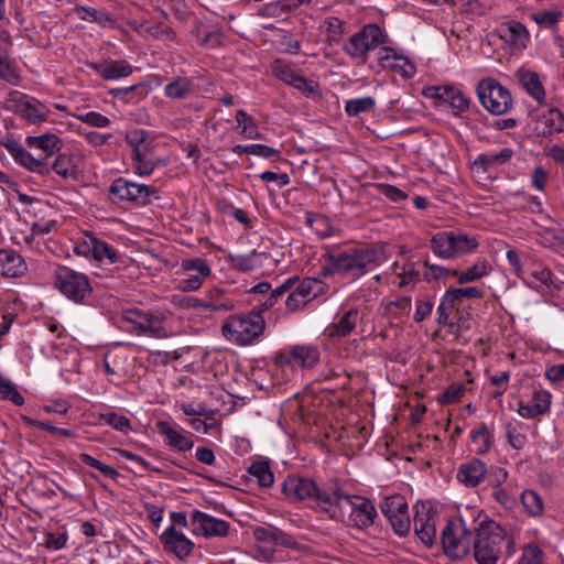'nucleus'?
<instances>
[{"label": "nucleus", "mask_w": 564, "mask_h": 564, "mask_svg": "<svg viewBox=\"0 0 564 564\" xmlns=\"http://www.w3.org/2000/svg\"><path fill=\"white\" fill-rule=\"evenodd\" d=\"M150 91V85L143 82L129 87L111 88L108 94L123 104H138L148 97Z\"/></svg>", "instance_id": "33"}, {"label": "nucleus", "mask_w": 564, "mask_h": 564, "mask_svg": "<svg viewBox=\"0 0 564 564\" xmlns=\"http://www.w3.org/2000/svg\"><path fill=\"white\" fill-rule=\"evenodd\" d=\"M481 509L467 507L457 517L447 520L441 531L444 554L452 560H463L471 546V536L477 530Z\"/></svg>", "instance_id": "3"}, {"label": "nucleus", "mask_w": 564, "mask_h": 564, "mask_svg": "<svg viewBox=\"0 0 564 564\" xmlns=\"http://www.w3.org/2000/svg\"><path fill=\"white\" fill-rule=\"evenodd\" d=\"M282 494L290 502H301L315 510L329 513L333 507H340L344 488L338 479H332L321 487L312 478L288 476L282 482Z\"/></svg>", "instance_id": "1"}, {"label": "nucleus", "mask_w": 564, "mask_h": 564, "mask_svg": "<svg viewBox=\"0 0 564 564\" xmlns=\"http://www.w3.org/2000/svg\"><path fill=\"white\" fill-rule=\"evenodd\" d=\"M319 360V350L311 345H294L279 351L274 358L275 367L282 371L296 369H311Z\"/></svg>", "instance_id": "14"}, {"label": "nucleus", "mask_w": 564, "mask_h": 564, "mask_svg": "<svg viewBox=\"0 0 564 564\" xmlns=\"http://www.w3.org/2000/svg\"><path fill=\"white\" fill-rule=\"evenodd\" d=\"M513 151L509 148H503L499 152H487L479 154L475 161L474 166L487 172L492 167L500 166L511 160Z\"/></svg>", "instance_id": "38"}, {"label": "nucleus", "mask_w": 564, "mask_h": 564, "mask_svg": "<svg viewBox=\"0 0 564 564\" xmlns=\"http://www.w3.org/2000/svg\"><path fill=\"white\" fill-rule=\"evenodd\" d=\"M25 144L31 149L41 150L43 155L40 156L48 161L55 153L61 151L63 141L54 133H44L26 137Z\"/></svg>", "instance_id": "32"}, {"label": "nucleus", "mask_w": 564, "mask_h": 564, "mask_svg": "<svg viewBox=\"0 0 564 564\" xmlns=\"http://www.w3.org/2000/svg\"><path fill=\"white\" fill-rule=\"evenodd\" d=\"M74 251L77 256L90 257L100 264L123 263L122 254L111 243L88 231L75 243Z\"/></svg>", "instance_id": "10"}, {"label": "nucleus", "mask_w": 564, "mask_h": 564, "mask_svg": "<svg viewBox=\"0 0 564 564\" xmlns=\"http://www.w3.org/2000/svg\"><path fill=\"white\" fill-rule=\"evenodd\" d=\"M181 270L187 278L178 281L177 288L183 292L197 291L203 282L212 275V269L206 259L193 258L183 260Z\"/></svg>", "instance_id": "19"}, {"label": "nucleus", "mask_w": 564, "mask_h": 564, "mask_svg": "<svg viewBox=\"0 0 564 564\" xmlns=\"http://www.w3.org/2000/svg\"><path fill=\"white\" fill-rule=\"evenodd\" d=\"M326 37L330 44H338L345 33V22L337 17H329L325 20Z\"/></svg>", "instance_id": "53"}, {"label": "nucleus", "mask_w": 564, "mask_h": 564, "mask_svg": "<svg viewBox=\"0 0 564 564\" xmlns=\"http://www.w3.org/2000/svg\"><path fill=\"white\" fill-rule=\"evenodd\" d=\"M191 527L194 535L210 538H225L230 530V523L226 520L215 518L200 510H193L191 513Z\"/></svg>", "instance_id": "18"}, {"label": "nucleus", "mask_w": 564, "mask_h": 564, "mask_svg": "<svg viewBox=\"0 0 564 564\" xmlns=\"http://www.w3.org/2000/svg\"><path fill=\"white\" fill-rule=\"evenodd\" d=\"M54 276L55 285L59 292L76 303H83L86 296L91 293L89 279L82 272L59 265L56 268Z\"/></svg>", "instance_id": "12"}, {"label": "nucleus", "mask_w": 564, "mask_h": 564, "mask_svg": "<svg viewBox=\"0 0 564 564\" xmlns=\"http://www.w3.org/2000/svg\"><path fill=\"white\" fill-rule=\"evenodd\" d=\"M74 11L80 20L91 21L101 26L112 25L115 22L110 13L91 7L77 6Z\"/></svg>", "instance_id": "43"}, {"label": "nucleus", "mask_w": 564, "mask_h": 564, "mask_svg": "<svg viewBox=\"0 0 564 564\" xmlns=\"http://www.w3.org/2000/svg\"><path fill=\"white\" fill-rule=\"evenodd\" d=\"M453 317L452 323H446L445 326H448L451 329L456 328L457 332L471 328L473 321L470 314L465 312V307L455 313Z\"/></svg>", "instance_id": "64"}, {"label": "nucleus", "mask_w": 564, "mask_h": 564, "mask_svg": "<svg viewBox=\"0 0 564 564\" xmlns=\"http://www.w3.org/2000/svg\"><path fill=\"white\" fill-rule=\"evenodd\" d=\"M426 271L424 272V279L427 282L431 281H443L446 282L448 278H453L458 275L457 270L447 269L442 265L433 264L429 259H425L423 262Z\"/></svg>", "instance_id": "48"}, {"label": "nucleus", "mask_w": 564, "mask_h": 564, "mask_svg": "<svg viewBox=\"0 0 564 564\" xmlns=\"http://www.w3.org/2000/svg\"><path fill=\"white\" fill-rule=\"evenodd\" d=\"M0 399L10 401L14 405H18V406L23 405L25 402L23 395L19 392L15 384L8 378H4L1 373H0Z\"/></svg>", "instance_id": "49"}, {"label": "nucleus", "mask_w": 564, "mask_h": 564, "mask_svg": "<svg viewBox=\"0 0 564 564\" xmlns=\"http://www.w3.org/2000/svg\"><path fill=\"white\" fill-rule=\"evenodd\" d=\"M247 470L261 488H270L274 484V475L268 460L252 462Z\"/></svg>", "instance_id": "42"}, {"label": "nucleus", "mask_w": 564, "mask_h": 564, "mask_svg": "<svg viewBox=\"0 0 564 564\" xmlns=\"http://www.w3.org/2000/svg\"><path fill=\"white\" fill-rule=\"evenodd\" d=\"M477 95L482 107L492 115H503L512 107L509 90L492 78H486L478 83Z\"/></svg>", "instance_id": "13"}, {"label": "nucleus", "mask_w": 564, "mask_h": 564, "mask_svg": "<svg viewBox=\"0 0 564 564\" xmlns=\"http://www.w3.org/2000/svg\"><path fill=\"white\" fill-rule=\"evenodd\" d=\"M433 253L444 260H456L470 254L479 247L477 236L462 230L438 231L431 237Z\"/></svg>", "instance_id": "6"}, {"label": "nucleus", "mask_w": 564, "mask_h": 564, "mask_svg": "<svg viewBox=\"0 0 564 564\" xmlns=\"http://www.w3.org/2000/svg\"><path fill=\"white\" fill-rule=\"evenodd\" d=\"M497 33L510 46L512 52L523 51L530 41V34L525 25L514 20L500 23Z\"/></svg>", "instance_id": "25"}, {"label": "nucleus", "mask_w": 564, "mask_h": 564, "mask_svg": "<svg viewBox=\"0 0 564 564\" xmlns=\"http://www.w3.org/2000/svg\"><path fill=\"white\" fill-rule=\"evenodd\" d=\"M466 391V383L454 382L445 389L443 394L438 398V402L444 405L457 403L465 395Z\"/></svg>", "instance_id": "55"}, {"label": "nucleus", "mask_w": 564, "mask_h": 564, "mask_svg": "<svg viewBox=\"0 0 564 564\" xmlns=\"http://www.w3.org/2000/svg\"><path fill=\"white\" fill-rule=\"evenodd\" d=\"M253 536L257 541L262 543H270L274 545H289L291 536L285 534L282 530L269 525V527H257L253 530Z\"/></svg>", "instance_id": "40"}, {"label": "nucleus", "mask_w": 564, "mask_h": 564, "mask_svg": "<svg viewBox=\"0 0 564 564\" xmlns=\"http://www.w3.org/2000/svg\"><path fill=\"white\" fill-rule=\"evenodd\" d=\"M265 328V322L258 312L232 315L221 327L223 335L237 345L246 346L258 339Z\"/></svg>", "instance_id": "7"}, {"label": "nucleus", "mask_w": 564, "mask_h": 564, "mask_svg": "<svg viewBox=\"0 0 564 564\" xmlns=\"http://www.w3.org/2000/svg\"><path fill=\"white\" fill-rule=\"evenodd\" d=\"M470 438L477 454L487 453L494 442L492 432L485 423L479 424L476 430L471 431Z\"/></svg>", "instance_id": "45"}, {"label": "nucleus", "mask_w": 564, "mask_h": 564, "mask_svg": "<svg viewBox=\"0 0 564 564\" xmlns=\"http://www.w3.org/2000/svg\"><path fill=\"white\" fill-rule=\"evenodd\" d=\"M460 308H464L460 301H458L457 295L454 293L453 289H448L443 295L441 303L437 307V323L440 325H446V323H452L453 316Z\"/></svg>", "instance_id": "37"}, {"label": "nucleus", "mask_w": 564, "mask_h": 564, "mask_svg": "<svg viewBox=\"0 0 564 564\" xmlns=\"http://www.w3.org/2000/svg\"><path fill=\"white\" fill-rule=\"evenodd\" d=\"M488 486L494 490L503 487L508 479V471L502 467H491L488 469Z\"/></svg>", "instance_id": "62"}, {"label": "nucleus", "mask_w": 564, "mask_h": 564, "mask_svg": "<svg viewBox=\"0 0 564 564\" xmlns=\"http://www.w3.org/2000/svg\"><path fill=\"white\" fill-rule=\"evenodd\" d=\"M196 93L194 80L188 77H174L165 87L164 95L170 99L184 100Z\"/></svg>", "instance_id": "35"}, {"label": "nucleus", "mask_w": 564, "mask_h": 564, "mask_svg": "<svg viewBox=\"0 0 564 564\" xmlns=\"http://www.w3.org/2000/svg\"><path fill=\"white\" fill-rule=\"evenodd\" d=\"M11 99L13 110L31 123L46 121L50 115L48 108L33 97L15 91Z\"/></svg>", "instance_id": "22"}, {"label": "nucleus", "mask_w": 564, "mask_h": 564, "mask_svg": "<svg viewBox=\"0 0 564 564\" xmlns=\"http://www.w3.org/2000/svg\"><path fill=\"white\" fill-rule=\"evenodd\" d=\"M529 284L532 288L552 292L556 288V278L547 268L538 267L529 273Z\"/></svg>", "instance_id": "41"}, {"label": "nucleus", "mask_w": 564, "mask_h": 564, "mask_svg": "<svg viewBox=\"0 0 564 564\" xmlns=\"http://www.w3.org/2000/svg\"><path fill=\"white\" fill-rule=\"evenodd\" d=\"M521 503L531 517H540L544 510L541 496L534 490L527 489L521 494Z\"/></svg>", "instance_id": "47"}, {"label": "nucleus", "mask_w": 564, "mask_h": 564, "mask_svg": "<svg viewBox=\"0 0 564 564\" xmlns=\"http://www.w3.org/2000/svg\"><path fill=\"white\" fill-rule=\"evenodd\" d=\"M156 429L161 435L165 437V444L175 451L187 452L194 446L192 433L183 430L178 425H171L166 421H159Z\"/></svg>", "instance_id": "26"}, {"label": "nucleus", "mask_w": 564, "mask_h": 564, "mask_svg": "<svg viewBox=\"0 0 564 564\" xmlns=\"http://www.w3.org/2000/svg\"><path fill=\"white\" fill-rule=\"evenodd\" d=\"M160 540L165 552L173 554L178 560L186 558L194 549V543L174 525H170L161 534Z\"/></svg>", "instance_id": "23"}, {"label": "nucleus", "mask_w": 564, "mask_h": 564, "mask_svg": "<svg viewBox=\"0 0 564 564\" xmlns=\"http://www.w3.org/2000/svg\"><path fill=\"white\" fill-rule=\"evenodd\" d=\"M362 314L357 307L341 308L334 317V321L326 327L325 334L329 338H345L351 335Z\"/></svg>", "instance_id": "21"}, {"label": "nucleus", "mask_w": 564, "mask_h": 564, "mask_svg": "<svg viewBox=\"0 0 564 564\" xmlns=\"http://www.w3.org/2000/svg\"><path fill=\"white\" fill-rule=\"evenodd\" d=\"M438 514L433 508L421 505L416 506L414 516V532L422 543L431 547L436 540V524Z\"/></svg>", "instance_id": "20"}, {"label": "nucleus", "mask_w": 564, "mask_h": 564, "mask_svg": "<svg viewBox=\"0 0 564 564\" xmlns=\"http://www.w3.org/2000/svg\"><path fill=\"white\" fill-rule=\"evenodd\" d=\"M376 188L380 195L387 197L393 203H399L408 198V194L405 192L391 184L379 183L376 184Z\"/></svg>", "instance_id": "61"}, {"label": "nucleus", "mask_w": 564, "mask_h": 564, "mask_svg": "<svg viewBox=\"0 0 564 564\" xmlns=\"http://www.w3.org/2000/svg\"><path fill=\"white\" fill-rule=\"evenodd\" d=\"M400 281L398 282L399 288H404L410 283H416L420 281V271L416 269L415 263L408 262L401 267V272L397 273Z\"/></svg>", "instance_id": "59"}, {"label": "nucleus", "mask_w": 564, "mask_h": 564, "mask_svg": "<svg viewBox=\"0 0 564 564\" xmlns=\"http://www.w3.org/2000/svg\"><path fill=\"white\" fill-rule=\"evenodd\" d=\"M321 382H333L334 389H347L350 382V375L340 366L327 368L319 373Z\"/></svg>", "instance_id": "44"}, {"label": "nucleus", "mask_w": 564, "mask_h": 564, "mask_svg": "<svg viewBox=\"0 0 564 564\" xmlns=\"http://www.w3.org/2000/svg\"><path fill=\"white\" fill-rule=\"evenodd\" d=\"M376 106V101L372 97H361L356 99H350L346 101L345 111L348 116L355 117L361 112H369L373 110Z\"/></svg>", "instance_id": "52"}, {"label": "nucleus", "mask_w": 564, "mask_h": 564, "mask_svg": "<svg viewBox=\"0 0 564 564\" xmlns=\"http://www.w3.org/2000/svg\"><path fill=\"white\" fill-rule=\"evenodd\" d=\"M387 40L388 35L378 24L368 23L343 44V51L352 59L365 63L368 53L386 44Z\"/></svg>", "instance_id": "8"}, {"label": "nucleus", "mask_w": 564, "mask_h": 564, "mask_svg": "<svg viewBox=\"0 0 564 564\" xmlns=\"http://www.w3.org/2000/svg\"><path fill=\"white\" fill-rule=\"evenodd\" d=\"M205 308L228 312L234 308V303L225 299L220 291L214 290L209 292V300L205 302Z\"/></svg>", "instance_id": "57"}, {"label": "nucleus", "mask_w": 564, "mask_h": 564, "mask_svg": "<svg viewBox=\"0 0 564 564\" xmlns=\"http://www.w3.org/2000/svg\"><path fill=\"white\" fill-rule=\"evenodd\" d=\"M144 130H133L126 134V142L132 148L133 167L139 175H150L156 166L165 161L154 156L153 145L147 141Z\"/></svg>", "instance_id": "9"}, {"label": "nucleus", "mask_w": 564, "mask_h": 564, "mask_svg": "<svg viewBox=\"0 0 564 564\" xmlns=\"http://www.w3.org/2000/svg\"><path fill=\"white\" fill-rule=\"evenodd\" d=\"M379 62L382 67L389 68L404 78H412L416 73L415 65L409 58L398 55L393 48L388 46L381 48Z\"/></svg>", "instance_id": "28"}, {"label": "nucleus", "mask_w": 564, "mask_h": 564, "mask_svg": "<svg viewBox=\"0 0 564 564\" xmlns=\"http://www.w3.org/2000/svg\"><path fill=\"white\" fill-rule=\"evenodd\" d=\"M4 148L12 155L15 163L33 173L47 175L54 171L64 178L74 177L76 175V159L70 154L61 153L51 162V160L47 161L45 158L34 156L15 140H9L4 144Z\"/></svg>", "instance_id": "5"}, {"label": "nucleus", "mask_w": 564, "mask_h": 564, "mask_svg": "<svg viewBox=\"0 0 564 564\" xmlns=\"http://www.w3.org/2000/svg\"><path fill=\"white\" fill-rule=\"evenodd\" d=\"M24 261L14 250L0 249V275L15 278L23 273Z\"/></svg>", "instance_id": "36"}, {"label": "nucleus", "mask_w": 564, "mask_h": 564, "mask_svg": "<svg viewBox=\"0 0 564 564\" xmlns=\"http://www.w3.org/2000/svg\"><path fill=\"white\" fill-rule=\"evenodd\" d=\"M78 459L80 463L99 470L104 476L112 480L117 479L119 476V473L117 471L116 468L98 460L97 458L90 456L89 454L82 453L78 455Z\"/></svg>", "instance_id": "54"}, {"label": "nucleus", "mask_w": 564, "mask_h": 564, "mask_svg": "<svg viewBox=\"0 0 564 564\" xmlns=\"http://www.w3.org/2000/svg\"><path fill=\"white\" fill-rule=\"evenodd\" d=\"M380 510L397 535L406 536L409 534L411 529L409 506L402 495L386 497L380 503Z\"/></svg>", "instance_id": "15"}, {"label": "nucleus", "mask_w": 564, "mask_h": 564, "mask_svg": "<svg viewBox=\"0 0 564 564\" xmlns=\"http://www.w3.org/2000/svg\"><path fill=\"white\" fill-rule=\"evenodd\" d=\"M0 79L6 83L18 86L20 84L21 76L19 68L13 58H11L8 50L0 45Z\"/></svg>", "instance_id": "39"}, {"label": "nucleus", "mask_w": 564, "mask_h": 564, "mask_svg": "<svg viewBox=\"0 0 564 564\" xmlns=\"http://www.w3.org/2000/svg\"><path fill=\"white\" fill-rule=\"evenodd\" d=\"M154 193L155 191L147 185L137 184L119 177L111 184L108 195L109 199L115 204L129 202L138 205H147L150 202V196Z\"/></svg>", "instance_id": "17"}, {"label": "nucleus", "mask_w": 564, "mask_h": 564, "mask_svg": "<svg viewBox=\"0 0 564 564\" xmlns=\"http://www.w3.org/2000/svg\"><path fill=\"white\" fill-rule=\"evenodd\" d=\"M552 395L545 390H538L533 393L529 402L520 401L518 403V413L524 419H538L547 413L551 406Z\"/></svg>", "instance_id": "29"}, {"label": "nucleus", "mask_w": 564, "mask_h": 564, "mask_svg": "<svg viewBox=\"0 0 564 564\" xmlns=\"http://www.w3.org/2000/svg\"><path fill=\"white\" fill-rule=\"evenodd\" d=\"M487 473L486 464L478 458H473L459 466L456 477L466 487L475 488L486 479Z\"/></svg>", "instance_id": "30"}, {"label": "nucleus", "mask_w": 564, "mask_h": 564, "mask_svg": "<svg viewBox=\"0 0 564 564\" xmlns=\"http://www.w3.org/2000/svg\"><path fill=\"white\" fill-rule=\"evenodd\" d=\"M322 274H339L349 279L364 275L369 267L379 265L383 260V250L378 247L351 248L346 251H332L324 256Z\"/></svg>", "instance_id": "2"}, {"label": "nucleus", "mask_w": 564, "mask_h": 564, "mask_svg": "<svg viewBox=\"0 0 564 564\" xmlns=\"http://www.w3.org/2000/svg\"><path fill=\"white\" fill-rule=\"evenodd\" d=\"M432 89L434 90L432 96L448 104L455 116H459L469 109L470 100L458 88L454 86H437Z\"/></svg>", "instance_id": "31"}, {"label": "nucleus", "mask_w": 564, "mask_h": 564, "mask_svg": "<svg viewBox=\"0 0 564 564\" xmlns=\"http://www.w3.org/2000/svg\"><path fill=\"white\" fill-rule=\"evenodd\" d=\"M490 272V265L486 260H479L473 264L469 269L464 272L458 271L457 282L459 284H466L470 282H475Z\"/></svg>", "instance_id": "46"}, {"label": "nucleus", "mask_w": 564, "mask_h": 564, "mask_svg": "<svg viewBox=\"0 0 564 564\" xmlns=\"http://www.w3.org/2000/svg\"><path fill=\"white\" fill-rule=\"evenodd\" d=\"M260 257L261 254L253 250L251 253L246 256L231 257V264L234 268L243 272L252 271L259 267Z\"/></svg>", "instance_id": "56"}, {"label": "nucleus", "mask_w": 564, "mask_h": 564, "mask_svg": "<svg viewBox=\"0 0 564 564\" xmlns=\"http://www.w3.org/2000/svg\"><path fill=\"white\" fill-rule=\"evenodd\" d=\"M343 501H346L351 508L347 522L349 527L358 530H367L373 525L378 518V512L370 499L357 495H347L344 491L340 503Z\"/></svg>", "instance_id": "16"}, {"label": "nucleus", "mask_w": 564, "mask_h": 564, "mask_svg": "<svg viewBox=\"0 0 564 564\" xmlns=\"http://www.w3.org/2000/svg\"><path fill=\"white\" fill-rule=\"evenodd\" d=\"M274 76L285 84L290 85L297 77L299 73H296L292 66L288 64H283L281 62H276L272 68Z\"/></svg>", "instance_id": "63"}, {"label": "nucleus", "mask_w": 564, "mask_h": 564, "mask_svg": "<svg viewBox=\"0 0 564 564\" xmlns=\"http://www.w3.org/2000/svg\"><path fill=\"white\" fill-rule=\"evenodd\" d=\"M517 78L523 89L539 104H543L545 101V89L538 73L519 69L517 72Z\"/></svg>", "instance_id": "34"}, {"label": "nucleus", "mask_w": 564, "mask_h": 564, "mask_svg": "<svg viewBox=\"0 0 564 564\" xmlns=\"http://www.w3.org/2000/svg\"><path fill=\"white\" fill-rule=\"evenodd\" d=\"M75 118L80 120L82 122L95 127V128H106L110 126L111 121L108 117L102 113L96 111H88L85 113H76L73 115Z\"/></svg>", "instance_id": "58"}, {"label": "nucleus", "mask_w": 564, "mask_h": 564, "mask_svg": "<svg viewBox=\"0 0 564 564\" xmlns=\"http://www.w3.org/2000/svg\"><path fill=\"white\" fill-rule=\"evenodd\" d=\"M87 66L105 80L126 78L133 73L132 65L126 59H105L101 63L88 62Z\"/></svg>", "instance_id": "27"}, {"label": "nucleus", "mask_w": 564, "mask_h": 564, "mask_svg": "<svg viewBox=\"0 0 564 564\" xmlns=\"http://www.w3.org/2000/svg\"><path fill=\"white\" fill-rule=\"evenodd\" d=\"M123 321L131 324L132 330L138 335H148L154 338H166L169 336L164 326L166 316L164 313L143 311L134 307L123 311Z\"/></svg>", "instance_id": "11"}, {"label": "nucleus", "mask_w": 564, "mask_h": 564, "mask_svg": "<svg viewBox=\"0 0 564 564\" xmlns=\"http://www.w3.org/2000/svg\"><path fill=\"white\" fill-rule=\"evenodd\" d=\"M534 132L547 137L564 131V115L557 108H543L535 111Z\"/></svg>", "instance_id": "24"}, {"label": "nucleus", "mask_w": 564, "mask_h": 564, "mask_svg": "<svg viewBox=\"0 0 564 564\" xmlns=\"http://www.w3.org/2000/svg\"><path fill=\"white\" fill-rule=\"evenodd\" d=\"M99 420L112 429L127 434L132 430L130 420L117 412L100 413Z\"/></svg>", "instance_id": "51"}, {"label": "nucleus", "mask_w": 564, "mask_h": 564, "mask_svg": "<svg viewBox=\"0 0 564 564\" xmlns=\"http://www.w3.org/2000/svg\"><path fill=\"white\" fill-rule=\"evenodd\" d=\"M235 119L237 121V128L240 129V134L245 138L257 128L256 120L243 109L237 110Z\"/></svg>", "instance_id": "60"}, {"label": "nucleus", "mask_w": 564, "mask_h": 564, "mask_svg": "<svg viewBox=\"0 0 564 564\" xmlns=\"http://www.w3.org/2000/svg\"><path fill=\"white\" fill-rule=\"evenodd\" d=\"M503 545L510 549L511 540L506 536L505 530L482 511L473 544L475 561L477 564H497Z\"/></svg>", "instance_id": "4"}, {"label": "nucleus", "mask_w": 564, "mask_h": 564, "mask_svg": "<svg viewBox=\"0 0 564 564\" xmlns=\"http://www.w3.org/2000/svg\"><path fill=\"white\" fill-rule=\"evenodd\" d=\"M562 10H552V11H538L531 14V19L542 28L545 29H555L558 22L563 19Z\"/></svg>", "instance_id": "50"}]
</instances>
